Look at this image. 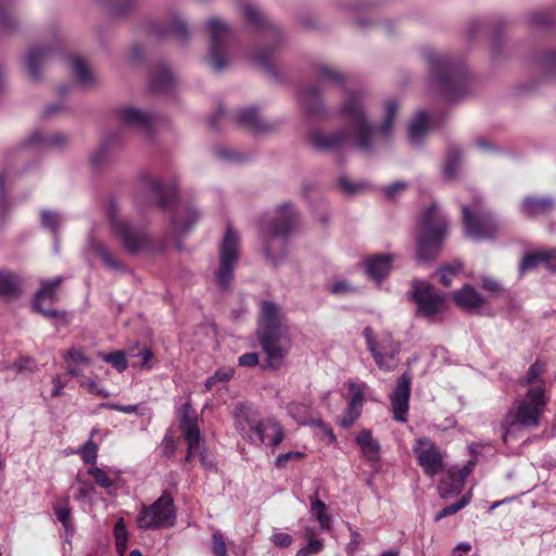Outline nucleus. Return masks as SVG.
Masks as SVG:
<instances>
[{"mask_svg":"<svg viewBox=\"0 0 556 556\" xmlns=\"http://www.w3.org/2000/svg\"><path fill=\"white\" fill-rule=\"evenodd\" d=\"M314 70L316 78L332 84L346 93L339 108V114L345 119L357 151L370 156L389 143L393 137L394 117L400 108L397 100L388 99L383 103L382 122L374 125L366 112V93L362 90H350V79L343 72L324 63L315 65Z\"/></svg>","mask_w":556,"mask_h":556,"instance_id":"obj_1","label":"nucleus"},{"mask_svg":"<svg viewBox=\"0 0 556 556\" xmlns=\"http://www.w3.org/2000/svg\"><path fill=\"white\" fill-rule=\"evenodd\" d=\"M422 59L430 72L428 87L443 100L455 102L469 93L471 75L462 60L431 48L424 49Z\"/></svg>","mask_w":556,"mask_h":556,"instance_id":"obj_2","label":"nucleus"},{"mask_svg":"<svg viewBox=\"0 0 556 556\" xmlns=\"http://www.w3.org/2000/svg\"><path fill=\"white\" fill-rule=\"evenodd\" d=\"M299 213L294 204L277 205L275 216L260 222V235L265 258L274 266L282 263L289 252V239L296 230Z\"/></svg>","mask_w":556,"mask_h":556,"instance_id":"obj_3","label":"nucleus"},{"mask_svg":"<svg viewBox=\"0 0 556 556\" xmlns=\"http://www.w3.org/2000/svg\"><path fill=\"white\" fill-rule=\"evenodd\" d=\"M257 338L266 354L267 367L280 368L291 349V338L281 323V308L274 302H262Z\"/></svg>","mask_w":556,"mask_h":556,"instance_id":"obj_4","label":"nucleus"},{"mask_svg":"<svg viewBox=\"0 0 556 556\" xmlns=\"http://www.w3.org/2000/svg\"><path fill=\"white\" fill-rule=\"evenodd\" d=\"M241 14L247 24L262 36L269 45L258 49L252 59L262 70L275 78H279L271 60L277 48L283 42L285 35L281 28L274 24L266 14L253 3H244L240 8Z\"/></svg>","mask_w":556,"mask_h":556,"instance_id":"obj_5","label":"nucleus"},{"mask_svg":"<svg viewBox=\"0 0 556 556\" xmlns=\"http://www.w3.org/2000/svg\"><path fill=\"white\" fill-rule=\"evenodd\" d=\"M546 404L542 387L528 389L525 396L514 403L502 420L504 442H508L517 431L536 428Z\"/></svg>","mask_w":556,"mask_h":556,"instance_id":"obj_6","label":"nucleus"},{"mask_svg":"<svg viewBox=\"0 0 556 556\" xmlns=\"http://www.w3.org/2000/svg\"><path fill=\"white\" fill-rule=\"evenodd\" d=\"M235 426L241 437L250 442L277 447L285 439L283 428L273 419L261 420L249 404L238 403L233 412Z\"/></svg>","mask_w":556,"mask_h":556,"instance_id":"obj_7","label":"nucleus"},{"mask_svg":"<svg viewBox=\"0 0 556 556\" xmlns=\"http://www.w3.org/2000/svg\"><path fill=\"white\" fill-rule=\"evenodd\" d=\"M448 235V219L437 203L420 215L417 238V256L421 261L434 260L441 252Z\"/></svg>","mask_w":556,"mask_h":556,"instance_id":"obj_8","label":"nucleus"},{"mask_svg":"<svg viewBox=\"0 0 556 556\" xmlns=\"http://www.w3.org/2000/svg\"><path fill=\"white\" fill-rule=\"evenodd\" d=\"M43 42L29 46L21 58V68L31 83H40L43 79L45 68L61 48L63 31L58 23L50 24L42 35Z\"/></svg>","mask_w":556,"mask_h":556,"instance_id":"obj_9","label":"nucleus"},{"mask_svg":"<svg viewBox=\"0 0 556 556\" xmlns=\"http://www.w3.org/2000/svg\"><path fill=\"white\" fill-rule=\"evenodd\" d=\"M106 215L113 236L128 254L138 255L152 250L153 244L150 235L144 228L123 218L116 200H110Z\"/></svg>","mask_w":556,"mask_h":556,"instance_id":"obj_10","label":"nucleus"},{"mask_svg":"<svg viewBox=\"0 0 556 556\" xmlns=\"http://www.w3.org/2000/svg\"><path fill=\"white\" fill-rule=\"evenodd\" d=\"M462 213L465 235L472 240L493 239L501 228L498 220L480 200L470 206L462 205Z\"/></svg>","mask_w":556,"mask_h":556,"instance_id":"obj_11","label":"nucleus"},{"mask_svg":"<svg viewBox=\"0 0 556 556\" xmlns=\"http://www.w3.org/2000/svg\"><path fill=\"white\" fill-rule=\"evenodd\" d=\"M205 30L210 41L206 62L214 72L220 73L229 65L227 51L232 27L220 17L214 16L206 21Z\"/></svg>","mask_w":556,"mask_h":556,"instance_id":"obj_12","label":"nucleus"},{"mask_svg":"<svg viewBox=\"0 0 556 556\" xmlns=\"http://www.w3.org/2000/svg\"><path fill=\"white\" fill-rule=\"evenodd\" d=\"M177 198V182L165 185L150 173L138 177L136 200L147 205L168 208Z\"/></svg>","mask_w":556,"mask_h":556,"instance_id":"obj_13","label":"nucleus"},{"mask_svg":"<svg viewBox=\"0 0 556 556\" xmlns=\"http://www.w3.org/2000/svg\"><path fill=\"white\" fill-rule=\"evenodd\" d=\"M176 517L174 500L167 491H164L153 504L142 506L137 522L142 530L167 529L175 526Z\"/></svg>","mask_w":556,"mask_h":556,"instance_id":"obj_14","label":"nucleus"},{"mask_svg":"<svg viewBox=\"0 0 556 556\" xmlns=\"http://www.w3.org/2000/svg\"><path fill=\"white\" fill-rule=\"evenodd\" d=\"M366 345L372 355L376 365L383 371H392L397 365L396 356L401 351V344L396 342L392 334L383 332L375 337L374 330L366 327L363 331Z\"/></svg>","mask_w":556,"mask_h":556,"instance_id":"obj_15","label":"nucleus"},{"mask_svg":"<svg viewBox=\"0 0 556 556\" xmlns=\"http://www.w3.org/2000/svg\"><path fill=\"white\" fill-rule=\"evenodd\" d=\"M240 235L228 225L219 244V267L215 274L218 286L227 289L233 280V270L239 260Z\"/></svg>","mask_w":556,"mask_h":556,"instance_id":"obj_16","label":"nucleus"},{"mask_svg":"<svg viewBox=\"0 0 556 556\" xmlns=\"http://www.w3.org/2000/svg\"><path fill=\"white\" fill-rule=\"evenodd\" d=\"M412 296L417 304V314L429 321L443 309L446 296L439 292L432 285L415 280L412 285Z\"/></svg>","mask_w":556,"mask_h":556,"instance_id":"obj_17","label":"nucleus"},{"mask_svg":"<svg viewBox=\"0 0 556 556\" xmlns=\"http://www.w3.org/2000/svg\"><path fill=\"white\" fill-rule=\"evenodd\" d=\"M417 464L428 477H434L443 471V456L440 448L427 437L416 440L413 446Z\"/></svg>","mask_w":556,"mask_h":556,"instance_id":"obj_18","label":"nucleus"},{"mask_svg":"<svg viewBox=\"0 0 556 556\" xmlns=\"http://www.w3.org/2000/svg\"><path fill=\"white\" fill-rule=\"evenodd\" d=\"M118 122L127 128L150 136L155 122V115L150 111L132 105L122 106L116 112Z\"/></svg>","mask_w":556,"mask_h":556,"instance_id":"obj_19","label":"nucleus"},{"mask_svg":"<svg viewBox=\"0 0 556 556\" xmlns=\"http://www.w3.org/2000/svg\"><path fill=\"white\" fill-rule=\"evenodd\" d=\"M63 281V277L59 276L51 280L41 282V288L37 291L33 306L34 308L48 318H63L64 313L52 308V304L56 301V289Z\"/></svg>","mask_w":556,"mask_h":556,"instance_id":"obj_20","label":"nucleus"},{"mask_svg":"<svg viewBox=\"0 0 556 556\" xmlns=\"http://www.w3.org/2000/svg\"><path fill=\"white\" fill-rule=\"evenodd\" d=\"M410 390L412 376L408 372H404L397 378L395 387L390 395L393 418L399 422H405L407 420Z\"/></svg>","mask_w":556,"mask_h":556,"instance_id":"obj_21","label":"nucleus"},{"mask_svg":"<svg viewBox=\"0 0 556 556\" xmlns=\"http://www.w3.org/2000/svg\"><path fill=\"white\" fill-rule=\"evenodd\" d=\"M307 142L318 152H336L348 142V131L340 128L334 132L327 134L319 129H312L308 132Z\"/></svg>","mask_w":556,"mask_h":556,"instance_id":"obj_22","label":"nucleus"},{"mask_svg":"<svg viewBox=\"0 0 556 556\" xmlns=\"http://www.w3.org/2000/svg\"><path fill=\"white\" fill-rule=\"evenodd\" d=\"M475 462L458 467L454 466L447 469L446 477L439 484V493L442 498L459 494L463 491L464 483L470 475Z\"/></svg>","mask_w":556,"mask_h":556,"instance_id":"obj_23","label":"nucleus"},{"mask_svg":"<svg viewBox=\"0 0 556 556\" xmlns=\"http://www.w3.org/2000/svg\"><path fill=\"white\" fill-rule=\"evenodd\" d=\"M298 100L308 117H318L326 112L321 98V88L315 84L303 86L298 93Z\"/></svg>","mask_w":556,"mask_h":556,"instance_id":"obj_24","label":"nucleus"},{"mask_svg":"<svg viewBox=\"0 0 556 556\" xmlns=\"http://www.w3.org/2000/svg\"><path fill=\"white\" fill-rule=\"evenodd\" d=\"M67 143V137L62 132H55L53 135L46 136L41 131L36 130L31 135L22 141L18 149H30L34 148L38 151H48L53 149H62Z\"/></svg>","mask_w":556,"mask_h":556,"instance_id":"obj_25","label":"nucleus"},{"mask_svg":"<svg viewBox=\"0 0 556 556\" xmlns=\"http://www.w3.org/2000/svg\"><path fill=\"white\" fill-rule=\"evenodd\" d=\"M153 33L160 38L172 35L181 43H186L191 35L187 20L179 13H173L167 24L154 25Z\"/></svg>","mask_w":556,"mask_h":556,"instance_id":"obj_26","label":"nucleus"},{"mask_svg":"<svg viewBox=\"0 0 556 556\" xmlns=\"http://www.w3.org/2000/svg\"><path fill=\"white\" fill-rule=\"evenodd\" d=\"M201 214L192 203L179 204L172 217V227L177 235L188 233L199 222Z\"/></svg>","mask_w":556,"mask_h":556,"instance_id":"obj_27","label":"nucleus"},{"mask_svg":"<svg viewBox=\"0 0 556 556\" xmlns=\"http://www.w3.org/2000/svg\"><path fill=\"white\" fill-rule=\"evenodd\" d=\"M349 389L353 392V395L349 402L348 408L344 410L343 416L340 419V425L346 429L350 428L361 415L365 384L350 382Z\"/></svg>","mask_w":556,"mask_h":556,"instance_id":"obj_28","label":"nucleus"},{"mask_svg":"<svg viewBox=\"0 0 556 556\" xmlns=\"http://www.w3.org/2000/svg\"><path fill=\"white\" fill-rule=\"evenodd\" d=\"M150 89L155 93H166L175 86V76L164 63L156 64L150 75Z\"/></svg>","mask_w":556,"mask_h":556,"instance_id":"obj_29","label":"nucleus"},{"mask_svg":"<svg viewBox=\"0 0 556 556\" xmlns=\"http://www.w3.org/2000/svg\"><path fill=\"white\" fill-rule=\"evenodd\" d=\"M393 256L391 254H377L365 260L364 266L367 276L381 282L390 273Z\"/></svg>","mask_w":556,"mask_h":556,"instance_id":"obj_30","label":"nucleus"},{"mask_svg":"<svg viewBox=\"0 0 556 556\" xmlns=\"http://www.w3.org/2000/svg\"><path fill=\"white\" fill-rule=\"evenodd\" d=\"M453 300L457 306L469 312L479 311L485 303L484 298L470 285L455 291Z\"/></svg>","mask_w":556,"mask_h":556,"instance_id":"obj_31","label":"nucleus"},{"mask_svg":"<svg viewBox=\"0 0 556 556\" xmlns=\"http://www.w3.org/2000/svg\"><path fill=\"white\" fill-rule=\"evenodd\" d=\"M88 249L98 255L103 264L113 271L116 273H126L127 267L118 261L111 250L101 241L97 240L94 237L90 236L88 238Z\"/></svg>","mask_w":556,"mask_h":556,"instance_id":"obj_32","label":"nucleus"},{"mask_svg":"<svg viewBox=\"0 0 556 556\" xmlns=\"http://www.w3.org/2000/svg\"><path fill=\"white\" fill-rule=\"evenodd\" d=\"M553 258H556V250L541 251L527 254L519 265L521 274L536 268L544 264L551 271L556 273V265H553Z\"/></svg>","mask_w":556,"mask_h":556,"instance_id":"obj_33","label":"nucleus"},{"mask_svg":"<svg viewBox=\"0 0 556 556\" xmlns=\"http://www.w3.org/2000/svg\"><path fill=\"white\" fill-rule=\"evenodd\" d=\"M555 207V200L551 197H527L521 203V212L530 217L547 214Z\"/></svg>","mask_w":556,"mask_h":556,"instance_id":"obj_34","label":"nucleus"},{"mask_svg":"<svg viewBox=\"0 0 556 556\" xmlns=\"http://www.w3.org/2000/svg\"><path fill=\"white\" fill-rule=\"evenodd\" d=\"M237 122L256 132H268L274 129L258 114L255 108H247L238 112Z\"/></svg>","mask_w":556,"mask_h":556,"instance_id":"obj_35","label":"nucleus"},{"mask_svg":"<svg viewBox=\"0 0 556 556\" xmlns=\"http://www.w3.org/2000/svg\"><path fill=\"white\" fill-rule=\"evenodd\" d=\"M430 116L426 110H419L408 125L409 140L419 144L430 128Z\"/></svg>","mask_w":556,"mask_h":556,"instance_id":"obj_36","label":"nucleus"},{"mask_svg":"<svg viewBox=\"0 0 556 556\" xmlns=\"http://www.w3.org/2000/svg\"><path fill=\"white\" fill-rule=\"evenodd\" d=\"M72 73L77 83L83 87H92L98 83L97 76L87 63L79 56L68 60Z\"/></svg>","mask_w":556,"mask_h":556,"instance_id":"obj_37","label":"nucleus"},{"mask_svg":"<svg viewBox=\"0 0 556 556\" xmlns=\"http://www.w3.org/2000/svg\"><path fill=\"white\" fill-rule=\"evenodd\" d=\"M355 441L359 446L363 455L368 460H377L379 458L381 446L379 442L372 438L370 430L363 429L362 431H359Z\"/></svg>","mask_w":556,"mask_h":556,"instance_id":"obj_38","label":"nucleus"},{"mask_svg":"<svg viewBox=\"0 0 556 556\" xmlns=\"http://www.w3.org/2000/svg\"><path fill=\"white\" fill-rule=\"evenodd\" d=\"M22 292V279L11 273L0 270V298H15Z\"/></svg>","mask_w":556,"mask_h":556,"instance_id":"obj_39","label":"nucleus"},{"mask_svg":"<svg viewBox=\"0 0 556 556\" xmlns=\"http://www.w3.org/2000/svg\"><path fill=\"white\" fill-rule=\"evenodd\" d=\"M40 223L43 228L52 233L54 247L58 250L60 244L58 232L63 223V216L56 211L43 208L40 213Z\"/></svg>","mask_w":556,"mask_h":556,"instance_id":"obj_40","label":"nucleus"},{"mask_svg":"<svg viewBox=\"0 0 556 556\" xmlns=\"http://www.w3.org/2000/svg\"><path fill=\"white\" fill-rule=\"evenodd\" d=\"M463 160L462 151L456 147H451L447 151L446 160L443 165L444 180H453L456 178Z\"/></svg>","mask_w":556,"mask_h":556,"instance_id":"obj_41","label":"nucleus"},{"mask_svg":"<svg viewBox=\"0 0 556 556\" xmlns=\"http://www.w3.org/2000/svg\"><path fill=\"white\" fill-rule=\"evenodd\" d=\"M311 501V513L318 521L323 530H330L332 527L331 516L327 514L326 504L317 497V491L314 495L309 496Z\"/></svg>","mask_w":556,"mask_h":556,"instance_id":"obj_42","label":"nucleus"},{"mask_svg":"<svg viewBox=\"0 0 556 556\" xmlns=\"http://www.w3.org/2000/svg\"><path fill=\"white\" fill-rule=\"evenodd\" d=\"M213 154L217 160L228 164H240L248 160L242 152L224 144L214 147Z\"/></svg>","mask_w":556,"mask_h":556,"instance_id":"obj_43","label":"nucleus"},{"mask_svg":"<svg viewBox=\"0 0 556 556\" xmlns=\"http://www.w3.org/2000/svg\"><path fill=\"white\" fill-rule=\"evenodd\" d=\"M544 369H545L544 364H542L540 362H535L529 367L526 376L522 379V383L528 386L529 389H532L536 386L542 387V395L543 396H545V391H546L545 382L542 380V375L544 372Z\"/></svg>","mask_w":556,"mask_h":556,"instance_id":"obj_44","label":"nucleus"},{"mask_svg":"<svg viewBox=\"0 0 556 556\" xmlns=\"http://www.w3.org/2000/svg\"><path fill=\"white\" fill-rule=\"evenodd\" d=\"M185 440L188 443V454L186 462H190L194 453L200 451L201 434L197 424L181 427Z\"/></svg>","mask_w":556,"mask_h":556,"instance_id":"obj_45","label":"nucleus"},{"mask_svg":"<svg viewBox=\"0 0 556 556\" xmlns=\"http://www.w3.org/2000/svg\"><path fill=\"white\" fill-rule=\"evenodd\" d=\"M16 28L10 0H0V33H10Z\"/></svg>","mask_w":556,"mask_h":556,"instance_id":"obj_46","label":"nucleus"},{"mask_svg":"<svg viewBox=\"0 0 556 556\" xmlns=\"http://www.w3.org/2000/svg\"><path fill=\"white\" fill-rule=\"evenodd\" d=\"M127 355L130 358H138V361L134 363V366H140L147 369L152 367L150 362L153 358V352L147 346H132L127 351Z\"/></svg>","mask_w":556,"mask_h":556,"instance_id":"obj_47","label":"nucleus"},{"mask_svg":"<svg viewBox=\"0 0 556 556\" xmlns=\"http://www.w3.org/2000/svg\"><path fill=\"white\" fill-rule=\"evenodd\" d=\"M289 415L300 425H307L311 420V408L308 405L292 402L287 407Z\"/></svg>","mask_w":556,"mask_h":556,"instance_id":"obj_48","label":"nucleus"},{"mask_svg":"<svg viewBox=\"0 0 556 556\" xmlns=\"http://www.w3.org/2000/svg\"><path fill=\"white\" fill-rule=\"evenodd\" d=\"M126 353L124 351L117 350L111 353H100L99 356L104 362L111 364L118 372H123L127 369L128 364L126 361Z\"/></svg>","mask_w":556,"mask_h":556,"instance_id":"obj_49","label":"nucleus"},{"mask_svg":"<svg viewBox=\"0 0 556 556\" xmlns=\"http://www.w3.org/2000/svg\"><path fill=\"white\" fill-rule=\"evenodd\" d=\"M470 500H471V494L466 493L457 502H455L451 505H447L444 508H442L441 510H439L434 517V520L440 521L447 516L458 513L460 509H463L470 503Z\"/></svg>","mask_w":556,"mask_h":556,"instance_id":"obj_50","label":"nucleus"},{"mask_svg":"<svg viewBox=\"0 0 556 556\" xmlns=\"http://www.w3.org/2000/svg\"><path fill=\"white\" fill-rule=\"evenodd\" d=\"M12 184V175L9 170L0 172V213L4 214L11 208L7 198V187Z\"/></svg>","mask_w":556,"mask_h":556,"instance_id":"obj_51","label":"nucleus"},{"mask_svg":"<svg viewBox=\"0 0 556 556\" xmlns=\"http://www.w3.org/2000/svg\"><path fill=\"white\" fill-rule=\"evenodd\" d=\"M538 63L548 76H554L556 74V49L543 51Z\"/></svg>","mask_w":556,"mask_h":556,"instance_id":"obj_52","label":"nucleus"},{"mask_svg":"<svg viewBox=\"0 0 556 556\" xmlns=\"http://www.w3.org/2000/svg\"><path fill=\"white\" fill-rule=\"evenodd\" d=\"M97 430L93 429L91 431V437L90 439L81 446V448L79 450L80 452V455H81V459L85 464H89V465H94L97 463V452H98V446L97 444L92 441V438L93 435L96 434Z\"/></svg>","mask_w":556,"mask_h":556,"instance_id":"obj_53","label":"nucleus"},{"mask_svg":"<svg viewBox=\"0 0 556 556\" xmlns=\"http://www.w3.org/2000/svg\"><path fill=\"white\" fill-rule=\"evenodd\" d=\"M111 12L116 16H122L132 10L138 0H102Z\"/></svg>","mask_w":556,"mask_h":556,"instance_id":"obj_54","label":"nucleus"},{"mask_svg":"<svg viewBox=\"0 0 556 556\" xmlns=\"http://www.w3.org/2000/svg\"><path fill=\"white\" fill-rule=\"evenodd\" d=\"M109 153V142L105 140L90 154L91 165L94 168L101 167L108 161Z\"/></svg>","mask_w":556,"mask_h":556,"instance_id":"obj_55","label":"nucleus"},{"mask_svg":"<svg viewBox=\"0 0 556 556\" xmlns=\"http://www.w3.org/2000/svg\"><path fill=\"white\" fill-rule=\"evenodd\" d=\"M88 475L92 476L97 484L103 489L109 490L114 484V481L109 477V475L97 466L90 467L88 469Z\"/></svg>","mask_w":556,"mask_h":556,"instance_id":"obj_56","label":"nucleus"},{"mask_svg":"<svg viewBox=\"0 0 556 556\" xmlns=\"http://www.w3.org/2000/svg\"><path fill=\"white\" fill-rule=\"evenodd\" d=\"M462 269L460 263L446 265L439 269L440 282L447 287L451 285L452 278Z\"/></svg>","mask_w":556,"mask_h":556,"instance_id":"obj_57","label":"nucleus"},{"mask_svg":"<svg viewBox=\"0 0 556 556\" xmlns=\"http://www.w3.org/2000/svg\"><path fill=\"white\" fill-rule=\"evenodd\" d=\"M180 428L197 424L198 415L189 403H185L179 410Z\"/></svg>","mask_w":556,"mask_h":556,"instance_id":"obj_58","label":"nucleus"},{"mask_svg":"<svg viewBox=\"0 0 556 556\" xmlns=\"http://www.w3.org/2000/svg\"><path fill=\"white\" fill-rule=\"evenodd\" d=\"M54 513L58 520L64 527H67L68 520L71 518V508L67 505V500H59L54 505Z\"/></svg>","mask_w":556,"mask_h":556,"instance_id":"obj_59","label":"nucleus"},{"mask_svg":"<svg viewBox=\"0 0 556 556\" xmlns=\"http://www.w3.org/2000/svg\"><path fill=\"white\" fill-rule=\"evenodd\" d=\"M323 548L324 542L321 540L312 539L305 546L296 552L295 556H312L323 551Z\"/></svg>","mask_w":556,"mask_h":556,"instance_id":"obj_60","label":"nucleus"},{"mask_svg":"<svg viewBox=\"0 0 556 556\" xmlns=\"http://www.w3.org/2000/svg\"><path fill=\"white\" fill-rule=\"evenodd\" d=\"M213 553L215 556H226L227 546L224 540V535L219 530H215L212 535Z\"/></svg>","mask_w":556,"mask_h":556,"instance_id":"obj_61","label":"nucleus"},{"mask_svg":"<svg viewBox=\"0 0 556 556\" xmlns=\"http://www.w3.org/2000/svg\"><path fill=\"white\" fill-rule=\"evenodd\" d=\"M65 359L68 365L89 364V358L80 349H71L66 352Z\"/></svg>","mask_w":556,"mask_h":556,"instance_id":"obj_62","label":"nucleus"},{"mask_svg":"<svg viewBox=\"0 0 556 556\" xmlns=\"http://www.w3.org/2000/svg\"><path fill=\"white\" fill-rule=\"evenodd\" d=\"M407 188V184L404 182V181H395L389 186H386L383 189H382V192H383V195L388 199V200H394L396 198L397 194H400L401 192L405 191Z\"/></svg>","mask_w":556,"mask_h":556,"instance_id":"obj_63","label":"nucleus"},{"mask_svg":"<svg viewBox=\"0 0 556 556\" xmlns=\"http://www.w3.org/2000/svg\"><path fill=\"white\" fill-rule=\"evenodd\" d=\"M304 457V454L302 452H288L279 454L276 457L275 466L278 469H282L287 466V464L291 460H298Z\"/></svg>","mask_w":556,"mask_h":556,"instance_id":"obj_64","label":"nucleus"}]
</instances>
